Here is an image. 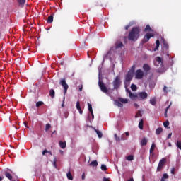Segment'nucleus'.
Instances as JSON below:
<instances>
[{
	"label": "nucleus",
	"instance_id": "29",
	"mask_svg": "<svg viewBox=\"0 0 181 181\" xmlns=\"http://www.w3.org/2000/svg\"><path fill=\"white\" fill-rule=\"evenodd\" d=\"M20 6H23L26 3V0H17Z\"/></svg>",
	"mask_w": 181,
	"mask_h": 181
},
{
	"label": "nucleus",
	"instance_id": "11",
	"mask_svg": "<svg viewBox=\"0 0 181 181\" xmlns=\"http://www.w3.org/2000/svg\"><path fill=\"white\" fill-rule=\"evenodd\" d=\"M4 175L9 180H11V181H16V180H13V175L8 171H4Z\"/></svg>",
	"mask_w": 181,
	"mask_h": 181
},
{
	"label": "nucleus",
	"instance_id": "37",
	"mask_svg": "<svg viewBox=\"0 0 181 181\" xmlns=\"http://www.w3.org/2000/svg\"><path fill=\"white\" fill-rule=\"evenodd\" d=\"M168 88L165 85L164 87H163V92L165 93V94H168V92L170 91V90H168Z\"/></svg>",
	"mask_w": 181,
	"mask_h": 181
},
{
	"label": "nucleus",
	"instance_id": "48",
	"mask_svg": "<svg viewBox=\"0 0 181 181\" xmlns=\"http://www.w3.org/2000/svg\"><path fill=\"white\" fill-rule=\"evenodd\" d=\"M46 153H48V150H43L42 155L45 156Z\"/></svg>",
	"mask_w": 181,
	"mask_h": 181
},
{
	"label": "nucleus",
	"instance_id": "13",
	"mask_svg": "<svg viewBox=\"0 0 181 181\" xmlns=\"http://www.w3.org/2000/svg\"><path fill=\"white\" fill-rule=\"evenodd\" d=\"M76 109L78 110L80 115H83V110H81V107L80 106V101L76 102Z\"/></svg>",
	"mask_w": 181,
	"mask_h": 181
},
{
	"label": "nucleus",
	"instance_id": "47",
	"mask_svg": "<svg viewBox=\"0 0 181 181\" xmlns=\"http://www.w3.org/2000/svg\"><path fill=\"white\" fill-rule=\"evenodd\" d=\"M168 178V174H163V176L161 179H163L164 180Z\"/></svg>",
	"mask_w": 181,
	"mask_h": 181
},
{
	"label": "nucleus",
	"instance_id": "4",
	"mask_svg": "<svg viewBox=\"0 0 181 181\" xmlns=\"http://www.w3.org/2000/svg\"><path fill=\"white\" fill-rule=\"evenodd\" d=\"M166 158H162L158 163V165L157 167V171L160 172L162 169L164 168L165 164L166 163Z\"/></svg>",
	"mask_w": 181,
	"mask_h": 181
},
{
	"label": "nucleus",
	"instance_id": "8",
	"mask_svg": "<svg viewBox=\"0 0 181 181\" xmlns=\"http://www.w3.org/2000/svg\"><path fill=\"white\" fill-rule=\"evenodd\" d=\"M148 98V94L145 91L139 92L137 94V98L139 100H145Z\"/></svg>",
	"mask_w": 181,
	"mask_h": 181
},
{
	"label": "nucleus",
	"instance_id": "52",
	"mask_svg": "<svg viewBox=\"0 0 181 181\" xmlns=\"http://www.w3.org/2000/svg\"><path fill=\"white\" fill-rule=\"evenodd\" d=\"M66 99V98L64 96V101L63 103L62 104V107H64V100Z\"/></svg>",
	"mask_w": 181,
	"mask_h": 181
},
{
	"label": "nucleus",
	"instance_id": "56",
	"mask_svg": "<svg viewBox=\"0 0 181 181\" xmlns=\"http://www.w3.org/2000/svg\"><path fill=\"white\" fill-rule=\"evenodd\" d=\"M172 136V133H169L168 136V139H170Z\"/></svg>",
	"mask_w": 181,
	"mask_h": 181
},
{
	"label": "nucleus",
	"instance_id": "6",
	"mask_svg": "<svg viewBox=\"0 0 181 181\" xmlns=\"http://www.w3.org/2000/svg\"><path fill=\"white\" fill-rule=\"evenodd\" d=\"M133 75H134V74H132V72H129V71L127 72V74L125 76V81H124L125 84H129V82L133 78Z\"/></svg>",
	"mask_w": 181,
	"mask_h": 181
},
{
	"label": "nucleus",
	"instance_id": "22",
	"mask_svg": "<svg viewBox=\"0 0 181 181\" xmlns=\"http://www.w3.org/2000/svg\"><path fill=\"white\" fill-rule=\"evenodd\" d=\"M115 104L116 105V106H117L119 107H123V104L119 100H115Z\"/></svg>",
	"mask_w": 181,
	"mask_h": 181
},
{
	"label": "nucleus",
	"instance_id": "38",
	"mask_svg": "<svg viewBox=\"0 0 181 181\" xmlns=\"http://www.w3.org/2000/svg\"><path fill=\"white\" fill-rule=\"evenodd\" d=\"M127 160H128V161H132V160H134V156H127Z\"/></svg>",
	"mask_w": 181,
	"mask_h": 181
},
{
	"label": "nucleus",
	"instance_id": "57",
	"mask_svg": "<svg viewBox=\"0 0 181 181\" xmlns=\"http://www.w3.org/2000/svg\"><path fill=\"white\" fill-rule=\"evenodd\" d=\"M47 153H49L50 156H53V153L52 151H48V150H47Z\"/></svg>",
	"mask_w": 181,
	"mask_h": 181
},
{
	"label": "nucleus",
	"instance_id": "23",
	"mask_svg": "<svg viewBox=\"0 0 181 181\" xmlns=\"http://www.w3.org/2000/svg\"><path fill=\"white\" fill-rule=\"evenodd\" d=\"M119 100L120 103L126 104L128 103V100L127 98H119Z\"/></svg>",
	"mask_w": 181,
	"mask_h": 181
},
{
	"label": "nucleus",
	"instance_id": "3",
	"mask_svg": "<svg viewBox=\"0 0 181 181\" xmlns=\"http://www.w3.org/2000/svg\"><path fill=\"white\" fill-rule=\"evenodd\" d=\"M59 84L62 86V87L64 89V95H66V93H67V90L69 89V85L67 84V83H66V78H62L59 81Z\"/></svg>",
	"mask_w": 181,
	"mask_h": 181
},
{
	"label": "nucleus",
	"instance_id": "63",
	"mask_svg": "<svg viewBox=\"0 0 181 181\" xmlns=\"http://www.w3.org/2000/svg\"><path fill=\"white\" fill-rule=\"evenodd\" d=\"M127 181H134L133 178H130L129 180Z\"/></svg>",
	"mask_w": 181,
	"mask_h": 181
},
{
	"label": "nucleus",
	"instance_id": "39",
	"mask_svg": "<svg viewBox=\"0 0 181 181\" xmlns=\"http://www.w3.org/2000/svg\"><path fill=\"white\" fill-rule=\"evenodd\" d=\"M176 146L180 150H181V141H180V140H177Z\"/></svg>",
	"mask_w": 181,
	"mask_h": 181
},
{
	"label": "nucleus",
	"instance_id": "7",
	"mask_svg": "<svg viewBox=\"0 0 181 181\" xmlns=\"http://www.w3.org/2000/svg\"><path fill=\"white\" fill-rule=\"evenodd\" d=\"M144 77V72L141 69H137L136 71V74H135V78L136 79H138V80H140V79H142Z\"/></svg>",
	"mask_w": 181,
	"mask_h": 181
},
{
	"label": "nucleus",
	"instance_id": "26",
	"mask_svg": "<svg viewBox=\"0 0 181 181\" xmlns=\"http://www.w3.org/2000/svg\"><path fill=\"white\" fill-rule=\"evenodd\" d=\"M66 177H67L68 180H73V175H71V173H70V171H69L67 173Z\"/></svg>",
	"mask_w": 181,
	"mask_h": 181
},
{
	"label": "nucleus",
	"instance_id": "32",
	"mask_svg": "<svg viewBox=\"0 0 181 181\" xmlns=\"http://www.w3.org/2000/svg\"><path fill=\"white\" fill-rule=\"evenodd\" d=\"M150 103H151L152 105H155L156 103V98H151V99H150Z\"/></svg>",
	"mask_w": 181,
	"mask_h": 181
},
{
	"label": "nucleus",
	"instance_id": "31",
	"mask_svg": "<svg viewBox=\"0 0 181 181\" xmlns=\"http://www.w3.org/2000/svg\"><path fill=\"white\" fill-rule=\"evenodd\" d=\"M42 105H44V102L43 101H37L36 103V107H41Z\"/></svg>",
	"mask_w": 181,
	"mask_h": 181
},
{
	"label": "nucleus",
	"instance_id": "28",
	"mask_svg": "<svg viewBox=\"0 0 181 181\" xmlns=\"http://www.w3.org/2000/svg\"><path fill=\"white\" fill-rule=\"evenodd\" d=\"M88 107L90 114L93 115V106L90 104V103H88Z\"/></svg>",
	"mask_w": 181,
	"mask_h": 181
},
{
	"label": "nucleus",
	"instance_id": "17",
	"mask_svg": "<svg viewBox=\"0 0 181 181\" xmlns=\"http://www.w3.org/2000/svg\"><path fill=\"white\" fill-rule=\"evenodd\" d=\"M89 165L91 167H97L98 165V163L97 160H95L94 161H91V163H90Z\"/></svg>",
	"mask_w": 181,
	"mask_h": 181
},
{
	"label": "nucleus",
	"instance_id": "35",
	"mask_svg": "<svg viewBox=\"0 0 181 181\" xmlns=\"http://www.w3.org/2000/svg\"><path fill=\"white\" fill-rule=\"evenodd\" d=\"M139 117H142L141 111L138 110L137 113L135 115V118H138Z\"/></svg>",
	"mask_w": 181,
	"mask_h": 181
},
{
	"label": "nucleus",
	"instance_id": "19",
	"mask_svg": "<svg viewBox=\"0 0 181 181\" xmlns=\"http://www.w3.org/2000/svg\"><path fill=\"white\" fill-rule=\"evenodd\" d=\"M49 95L50 97L54 98L55 97V90L54 89H50Z\"/></svg>",
	"mask_w": 181,
	"mask_h": 181
},
{
	"label": "nucleus",
	"instance_id": "2",
	"mask_svg": "<svg viewBox=\"0 0 181 181\" xmlns=\"http://www.w3.org/2000/svg\"><path fill=\"white\" fill-rule=\"evenodd\" d=\"M113 87L115 90H118L121 85V81H120V77L119 76H117L113 80L112 82Z\"/></svg>",
	"mask_w": 181,
	"mask_h": 181
},
{
	"label": "nucleus",
	"instance_id": "58",
	"mask_svg": "<svg viewBox=\"0 0 181 181\" xmlns=\"http://www.w3.org/2000/svg\"><path fill=\"white\" fill-rule=\"evenodd\" d=\"M129 28V25H126L125 26V30H127Z\"/></svg>",
	"mask_w": 181,
	"mask_h": 181
},
{
	"label": "nucleus",
	"instance_id": "34",
	"mask_svg": "<svg viewBox=\"0 0 181 181\" xmlns=\"http://www.w3.org/2000/svg\"><path fill=\"white\" fill-rule=\"evenodd\" d=\"M171 105H172V102H170V104L165 109V117H168L167 112H168V110L170 109V107L171 106Z\"/></svg>",
	"mask_w": 181,
	"mask_h": 181
},
{
	"label": "nucleus",
	"instance_id": "40",
	"mask_svg": "<svg viewBox=\"0 0 181 181\" xmlns=\"http://www.w3.org/2000/svg\"><path fill=\"white\" fill-rule=\"evenodd\" d=\"M100 168L103 171H107V165H105V164H102Z\"/></svg>",
	"mask_w": 181,
	"mask_h": 181
},
{
	"label": "nucleus",
	"instance_id": "44",
	"mask_svg": "<svg viewBox=\"0 0 181 181\" xmlns=\"http://www.w3.org/2000/svg\"><path fill=\"white\" fill-rule=\"evenodd\" d=\"M170 123L168 122V120H166V122H164L163 125L165 128H168V127L169 126Z\"/></svg>",
	"mask_w": 181,
	"mask_h": 181
},
{
	"label": "nucleus",
	"instance_id": "5",
	"mask_svg": "<svg viewBox=\"0 0 181 181\" xmlns=\"http://www.w3.org/2000/svg\"><path fill=\"white\" fill-rule=\"evenodd\" d=\"M98 85L102 92L105 93L108 92V88L105 86V83H104V82L99 80Z\"/></svg>",
	"mask_w": 181,
	"mask_h": 181
},
{
	"label": "nucleus",
	"instance_id": "15",
	"mask_svg": "<svg viewBox=\"0 0 181 181\" xmlns=\"http://www.w3.org/2000/svg\"><path fill=\"white\" fill-rule=\"evenodd\" d=\"M162 47L165 49H168L169 47L168 42L165 40L162 41Z\"/></svg>",
	"mask_w": 181,
	"mask_h": 181
},
{
	"label": "nucleus",
	"instance_id": "50",
	"mask_svg": "<svg viewBox=\"0 0 181 181\" xmlns=\"http://www.w3.org/2000/svg\"><path fill=\"white\" fill-rule=\"evenodd\" d=\"M86 179V174L84 173L82 174V180H84Z\"/></svg>",
	"mask_w": 181,
	"mask_h": 181
},
{
	"label": "nucleus",
	"instance_id": "20",
	"mask_svg": "<svg viewBox=\"0 0 181 181\" xmlns=\"http://www.w3.org/2000/svg\"><path fill=\"white\" fill-rule=\"evenodd\" d=\"M59 146L62 149L66 148V141H59Z\"/></svg>",
	"mask_w": 181,
	"mask_h": 181
},
{
	"label": "nucleus",
	"instance_id": "24",
	"mask_svg": "<svg viewBox=\"0 0 181 181\" xmlns=\"http://www.w3.org/2000/svg\"><path fill=\"white\" fill-rule=\"evenodd\" d=\"M156 47L154 48L155 52L158 49V47L160 46V41L158 39L156 40Z\"/></svg>",
	"mask_w": 181,
	"mask_h": 181
},
{
	"label": "nucleus",
	"instance_id": "12",
	"mask_svg": "<svg viewBox=\"0 0 181 181\" xmlns=\"http://www.w3.org/2000/svg\"><path fill=\"white\" fill-rule=\"evenodd\" d=\"M143 69H144L145 74H148V72H149L150 70H151V67H150V66H149L148 64H144L143 65Z\"/></svg>",
	"mask_w": 181,
	"mask_h": 181
},
{
	"label": "nucleus",
	"instance_id": "42",
	"mask_svg": "<svg viewBox=\"0 0 181 181\" xmlns=\"http://www.w3.org/2000/svg\"><path fill=\"white\" fill-rule=\"evenodd\" d=\"M134 71H135V66L133 65L131 68V69L129 71V73H132V74H134Z\"/></svg>",
	"mask_w": 181,
	"mask_h": 181
},
{
	"label": "nucleus",
	"instance_id": "9",
	"mask_svg": "<svg viewBox=\"0 0 181 181\" xmlns=\"http://www.w3.org/2000/svg\"><path fill=\"white\" fill-rule=\"evenodd\" d=\"M154 37V35L153 33H148L144 35V39L142 40V42L145 44L148 42L151 37Z\"/></svg>",
	"mask_w": 181,
	"mask_h": 181
},
{
	"label": "nucleus",
	"instance_id": "25",
	"mask_svg": "<svg viewBox=\"0 0 181 181\" xmlns=\"http://www.w3.org/2000/svg\"><path fill=\"white\" fill-rule=\"evenodd\" d=\"M156 62H158V64H160L161 66L163 65V60L160 58V57H156Z\"/></svg>",
	"mask_w": 181,
	"mask_h": 181
},
{
	"label": "nucleus",
	"instance_id": "53",
	"mask_svg": "<svg viewBox=\"0 0 181 181\" xmlns=\"http://www.w3.org/2000/svg\"><path fill=\"white\" fill-rule=\"evenodd\" d=\"M79 91H83V85H81V87H79Z\"/></svg>",
	"mask_w": 181,
	"mask_h": 181
},
{
	"label": "nucleus",
	"instance_id": "33",
	"mask_svg": "<svg viewBox=\"0 0 181 181\" xmlns=\"http://www.w3.org/2000/svg\"><path fill=\"white\" fill-rule=\"evenodd\" d=\"M51 128H52L51 124H49V123H48L45 126V132H47Z\"/></svg>",
	"mask_w": 181,
	"mask_h": 181
},
{
	"label": "nucleus",
	"instance_id": "45",
	"mask_svg": "<svg viewBox=\"0 0 181 181\" xmlns=\"http://www.w3.org/2000/svg\"><path fill=\"white\" fill-rule=\"evenodd\" d=\"M53 165L54 168H57V157H54V160H53Z\"/></svg>",
	"mask_w": 181,
	"mask_h": 181
},
{
	"label": "nucleus",
	"instance_id": "61",
	"mask_svg": "<svg viewBox=\"0 0 181 181\" xmlns=\"http://www.w3.org/2000/svg\"><path fill=\"white\" fill-rule=\"evenodd\" d=\"M168 146H169V147H171V146H172L171 143H168Z\"/></svg>",
	"mask_w": 181,
	"mask_h": 181
},
{
	"label": "nucleus",
	"instance_id": "54",
	"mask_svg": "<svg viewBox=\"0 0 181 181\" xmlns=\"http://www.w3.org/2000/svg\"><path fill=\"white\" fill-rule=\"evenodd\" d=\"M24 125H25V127L28 128V122H24Z\"/></svg>",
	"mask_w": 181,
	"mask_h": 181
},
{
	"label": "nucleus",
	"instance_id": "10",
	"mask_svg": "<svg viewBox=\"0 0 181 181\" xmlns=\"http://www.w3.org/2000/svg\"><path fill=\"white\" fill-rule=\"evenodd\" d=\"M126 91L129 94L130 99L134 100L135 98H138V94L132 93L129 89H127Z\"/></svg>",
	"mask_w": 181,
	"mask_h": 181
},
{
	"label": "nucleus",
	"instance_id": "36",
	"mask_svg": "<svg viewBox=\"0 0 181 181\" xmlns=\"http://www.w3.org/2000/svg\"><path fill=\"white\" fill-rule=\"evenodd\" d=\"M114 136H115V139L117 142H120L121 141V139H119V137H118V135L117 134H114Z\"/></svg>",
	"mask_w": 181,
	"mask_h": 181
},
{
	"label": "nucleus",
	"instance_id": "60",
	"mask_svg": "<svg viewBox=\"0 0 181 181\" xmlns=\"http://www.w3.org/2000/svg\"><path fill=\"white\" fill-rule=\"evenodd\" d=\"M4 177L0 176V181H3Z\"/></svg>",
	"mask_w": 181,
	"mask_h": 181
},
{
	"label": "nucleus",
	"instance_id": "55",
	"mask_svg": "<svg viewBox=\"0 0 181 181\" xmlns=\"http://www.w3.org/2000/svg\"><path fill=\"white\" fill-rule=\"evenodd\" d=\"M103 181H110V179L106 178V177H103Z\"/></svg>",
	"mask_w": 181,
	"mask_h": 181
},
{
	"label": "nucleus",
	"instance_id": "16",
	"mask_svg": "<svg viewBox=\"0 0 181 181\" xmlns=\"http://www.w3.org/2000/svg\"><path fill=\"white\" fill-rule=\"evenodd\" d=\"M147 142H148L147 139H146V137H144V139H142L140 144L141 146H144L147 144Z\"/></svg>",
	"mask_w": 181,
	"mask_h": 181
},
{
	"label": "nucleus",
	"instance_id": "27",
	"mask_svg": "<svg viewBox=\"0 0 181 181\" xmlns=\"http://www.w3.org/2000/svg\"><path fill=\"white\" fill-rule=\"evenodd\" d=\"M163 132V129H162V127H158V129H156V134H157V135H159V134H160V133Z\"/></svg>",
	"mask_w": 181,
	"mask_h": 181
},
{
	"label": "nucleus",
	"instance_id": "46",
	"mask_svg": "<svg viewBox=\"0 0 181 181\" xmlns=\"http://www.w3.org/2000/svg\"><path fill=\"white\" fill-rule=\"evenodd\" d=\"M122 47H123V44L122 42H120L117 44V45L116 46V48H121Z\"/></svg>",
	"mask_w": 181,
	"mask_h": 181
},
{
	"label": "nucleus",
	"instance_id": "14",
	"mask_svg": "<svg viewBox=\"0 0 181 181\" xmlns=\"http://www.w3.org/2000/svg\"><path fill=\"white\" fill-rule=\"evenodd\" d=\"M144 33L153 32V30H152V28H151V26H150L148 24H147L146 26V28H145L144 30Z\"/></svg>",
	"mask_w": 181,
	"mask_h": 181
},
{
	"label": "nucleus",
	"instance_id": "30",
	"mask_svg": "<svg viewBox=\"0 0 181 181\" xmlns=\"http://www.w3.org/2000/svg\"><path fill=\"white\" fill-rule=\"evenodd\" d=\"M143 125H144V120L141 119L139 123V128L140 129H143Z\"/></svg>",
	"mask_w": 181,
	"mask_h": 181
},
{
	"label": "nucleus",
	"instance_id": "62",
	"mask_svg": "<svg viewBox=\"0 0 181 181\" xmlns=\"http://www.w3.org/2000/svg\"><path fill=\"white\" fill-rule=\"evenodd\" d=\"M92 115V118L94 119V112H93V114H91Z\"/></svg>",
	"mask_w": 181,
	"mask_h": 181
},
{
	"label": "nucleus",
	"instance_id": "49",
	"mask_svg": "<svg viewBox=\"0 0 181 181\" xmlns=\"http://www.w3.org/2000/svg\"><path fill=\"white\" fill-rule=\"evenodd\" d=\"M175 168H172V170H171V174L172 175L175 174Z\"/></svg>",
	"mask_w": 181,
	"mask_h": 181
},
{
	"label": "nucleus",
	"instance_id": "41",
	"mask_svg": "<svg viewBox=\"0 0 181 181\" xmlns=\"http://www.w3.org/2000/svg\"><path fill=\"white\" fill-rule=\"evenodd\" d=\"M131 89L133 90V91H135V90H136V89H137V87H136V86L135 85V84H132V86H131Z\"/></svg>",
	"mask_w": 181,
	"mask_h": 181
},
{
	"label": "nucleus",
	"instance_id": "64",
	"mask_svg": "<svg viewBox=\"0 0 181 181\" xmlns=\"http://www.w3.org/2000/svg\"><path fill=\"white\" fill-rule=\"evenodd\" d=\"M160 181H165V180H163V179H161V180Z\"/></svg>",
	"mask_w": 181,
	"mask_h": 181
},
{
	"label": "nucleus",
	"instance_id": "59",
	"mask_svg": "<svg viewBox=\"0 0 181 181\" xmlns=\"http://www.w3.org/2000/svg\"><path fill=\"white\" fill-rule=\"evenodd\" d=\"M125 135H126L127 136H129V132H125Z\"/></svg>",
	"mask_w": 181,
	"mask_h": 181
},
{
	"label": "nucleus",
	"instance_id": "43",
	"mask_svg": "<svg viewBox=\"0 0 181 181\" xmlns=\"http://www.w3.org/2000/svg\"><path fill=\"white\" fill-rule=\"evenodd\" d=\"M155 146H155L154 143H153V144L151 145V147L150 148V153H151L154 151Z\"/></svg>",
	"mask_w": 181,
	"mask_h": 181
},
{
	"label": "nucleus",
	"instance_id": "51",
	"mask_svg": "<svg viewBox=\"0 0 181 181\" xmlns=\"http://www.w3.org/2000/svg\"><path fill=\"white\" fill-rule=\"evenodd\" d=\"M134 106L136 107V108H138L139 107V105L137 104V103H134Z\"/></svg>",
	"mask_w": 181,
	"mask_h": 181
},
{
	"label": "nucleus",
	"instance_id": "18",
	"mask_svg": "<svg viewBox=\"0 0 181 181\" xmlns=\"http://www.w3.org/2000/svg\"><path fill=\"white\" fill-rule=\"evenodd\" d=\"M53 21H54V16L53 15L49 16L47 18V23H52Z\"/></svg>",
	"mask_w": 181,
	"mask_h": 181
},
{
	"label": "nucleus",
	"instance_id": "21",
	"mask_svg": "<svg viewBox=\"0 0 181 181\" xmlns=\"http://www.w3.org/2000/svg\"><path fill=\"white\" fill-rule=\"evenodd\" d=\"M95 132H96L99 139L103 138V133H101V132H100V130H97V129H95Z\"/></svg>",
	"mask_w": 181,
	"mask_h": 181
},
{
	"label": "nucleus",
	"instance_id": "1",
	"mask_svg": "<svg viewBox=\"0 0 181 181\" xmlns=\"http://www.w3.org/2000/svg\"><path fill=\"white\" fill-rule=\"evenodd\" d=\"M141 28L139 27H133L128 35V40L136 42L140 36Z\"/></svg>",
	"mask_w": 181,
	"mask_h": 181
}]
</instances>
